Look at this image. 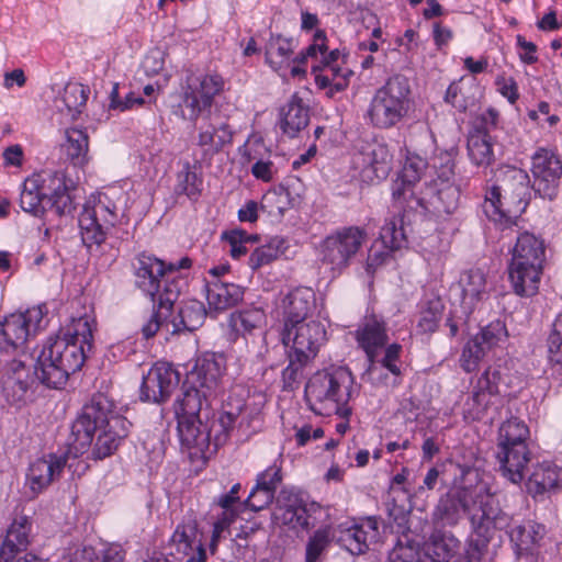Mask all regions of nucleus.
Instances as JSON below:
<instances>
[{
	"mask_svg": "<svg viewBox=\"0 0 562 562\" xmlns=\"http://www.w3.org/2000/svg\"><path fill=\"white\" fill-rule=\"evenodd\" d=\"M464 514L468 515L474 533L481 538V546L490 541L494 530H503L510 525V517L499 508L487 483L480 480L474 470L465 473L461 485L450 488L439 497L431 520L437 527H454Z\"/></svg>",
	"mask_w": 562,
	"mask_h": 562,
	"instance_id": "1",
	"label": "nucleus"
},
{
	"mask_svg": "<svg viewBox=\"0 0 562 562\" xmlns=\"http://www.w3.org/2000/svg\"><path fill=\"white\" fill-rule=\"evenodd\" d=\"M95 321L89 316L74 318L63 334L48 337L34 350L35 374L50 389H61L69 375L79 371L93 348Z\"/></svg>",
	"mask_w": 562,
	"mask_h": 562,
	"instance_id": "2",
	"label": "nucleus"
},
{
	"mask_svg": "<svg viewBox=\"0 0 562 562\" xmlns=\"http://www.w3.org/2000/svg\"><path fill=\"white\" fill-rule=\"evenodd\" d=\"M130 422L114 411V405L104 394H95L83 405L72 424L74 441L69 452L74 460L91 448L94 460L110 457L130 429Z\"/></svg>",
	"mask_w": 562,
	"mask_h": 562,
	"instance_id": "3",
	"label": "nucleus"
},
{
	"mask_svg": "<svg viewBox=\"0 0 562 562\" xmlns=\"http://www.w3.org/2000/svg\"><path fill=\"white\" fill-rule=\"evenodd\" d=\"M249 414L241 397L229 395L217 420L201 418H178V434L182 447L192 456L206 457L211 446L215 451L223 445L231 431L249 428Z\"/></svg>",
	"mask_w": 562,
	"mask_h": 562,
	"instance_id": "4",
	"label": "nucleus"
},
{
	"mask_svg": "<svg viewBox=\"0 0 562 562\" xmlns=\"http://www.w3.org/2000/svg\"><path fill=\"white\" fill-rule=\"evenodd\" d=\"M531 194L528 173L519 168L506 167L499 170L497 183L485 191L483 212L502 228L517 224L526 210Z\"/></svg>",
	"mask_w": 562,
	"mask_h": 562,
	"instance_id": "5",
	"label": "nucleus"
},
{
	"mask_svg": "<svg viewBox=\"0 0 562 562\" xmlns=\"http://www.w3.org/2000/svg\"><path fill=\"white\" fill-rule=\"evenodd\" d=\"M133 267L136 286L150 296L155 308L150 319L142 328L144 337L148 339L159 330L161 318L169 315L181 289L177 281L168 279L166 262L154 256L138 255Z\"/></svg>",
	"mask_w": 562,
	"mask_h": 562,
	"instance_id": "6",
	"label": "nucleus"
},
{
	"mask_svg": "<svg viewBox=\"0 0 562 562\" xmlns=\"http://www.w3.org/2000/svg\"><path fill=\"white\" fill-rule=\"evenodd\" d=\"M74 181L64 171H43L26 178L20 194L21 209L38 216L47 209L57 215H70L75 210Z\"/></svg>",
	"mask_w": 562,
	"mask_h": 562,
	"instance_id": "7",
	"label": "nucleus"
},
{
	"mask_svg": "<svg viewBox=\"0 0 562 562\" xmlns=\"http://www.w3.org/2000/svg\"><path fill=\"white\" fill-rule=\"evenodd\" d=\"M530 430L518 417L503 422L497 432L496 460L502 476L513 484H520L531 461Z\"/></svg>",
	"mask_w": 562,
	"mask_h": 562,
	"instance_id": "8",
	"label": "nucleus"
},
{
	"mask_svg": "<svg viewBox=\"0 0 562 562\" xmlns=\"http://www.w3.org/2000/svg\"><path fill=\"white\" fill-rule=\"evenodd\" d=\"M352 382L351 373L342 367L315 373L305 386L310 408L318 415L347 417Z\"/></svg>",
	"mask_w": 562,
	"mask_h": 562,
	"instance_id": "9",
	"label": "nucleus"
},
{
	"mask_svg": "<svg viewBox=\"0 0 562 562\" xmlns=\"http://www.w3.org/2000/svg\"><path fill=\"white\" fill-rule=\"evenodd\" d=\"M543 258L541 240L529 233L518 236L508 268L509 280L517 295L532 296L537 293Z\"/></svg>",
	"mask_w": 562,
	"mask_h": 562,
	"instance_id": "10",
	"label": "nucleus"
},
{
	"mask_svg": "<svg viewBox=\"0 0 562 562\" xmlns=\"http://www.w3.org/2000/svg\"><path fill=\"white\" fill-rule=\"evenodd\" d=\"M411 87L403 75H395L386 80L373 94L369 108L370 124L380 130L396 126L409 109Z\"/></svg>",
	"mask_w": 562,
	"mask_h": 562,
	"instance_id": "11",
	"label": "nucleus"
},
{
	"mask_svg": "<svg viewBox=\"0 0 562 562\" xmlns=\"http://www.w3.org/2000/svg\"><path fill=\"white\" fill-rule=\"evenodd\" d=\"M115 193H104L95 206L83 205L79 215V227L82 243L92 250L104 243L106 235L125 220L124 209L112 201Z\"/></svg>",
	"mask_w": 562,
	"mask_h": 562,
	"instance_id": "12",
	"label": "nucleus"
},
{
	"mask_svg": "<svg viewBox=\"0 0 562 562\" xmlns=\"http://www.w3.org/2000/svg\"><path fill=\"white\" fill-rule=\"evenodd\" d=\"M367 238V232L358 226L341 227L328 235L321 244V261L336 274L347 268Z\"/></svg>",
	"mask_w": 562,
	"mask_h": 562,
	"instance_id": "13",
	"label": "nucleus"
},
{
	"mask_svg": "<svg viewBox=\"0 0 562 562\" xmlns=\"http://www.w3.org/2000/svg\"><path fill=\"white\" fill-rule=\"evenodd\" d=\"M223 80L218 76H190L183 88V97L176 113L183 120L196 121L206 110H210L214 97L222 90Z\"/></svg>",
	"mask_w": 562,
	"mask_h": 562,
	"instance_id": "14",
	"label": "nucleus"
},
{
	"mask_svg": "<svg viewBox=\"0 0 562 562\" xmlns=\"http://www.w3.org/2000/svg\"><path fill=\"white\" fill-rule=\"evenodd\" d=\"M47 310L45 305H37L27 308L23 313H13L0 324V335L7 348L18 349L22 347L27 338L45 328Z\"/></svg>",
	"mask_w": 562,
	"mask_h": 562,
	"instance_id": "15",
	"label": "nucleus"
},
{
	"mask_svg": "<svg viewBox=\"0 0 562 562\" xmlns=\"http://www.w3.org/2000/svg\"><path fill=\"white\" fill-rule=\"evenodd\" d=\"M441 165L437 178L426 188L424 199L434 212L451 214L458 207L460 190L451 182L454 176V164L449 154L441 157Z\"/></svg>",
	"mask_w": 562,
	"mask_h": 562,
	"instance_id": "16",
	"label": "nucleus"
},
{
	"mask_svg": "<svg viewBox=\"0 0 562 562\" xmlns=\"http://www.w3.org/2000/svg\"><path fill=\"white\" fill-rule=\"evenodd\" d=\"M0 379L7 401L16 406L31 400L33 386L38 381L35 370L31 372L21 359H12L2 364Z\"/></svg>",
	"mask_w": 562,
	"mask_h": 562,
	"instance_id": "17",
	"label": "nucleus"
},
{
	"mask_svg": "<svg viewBox=\"0 0 562 562\" xmlns=\"http://www.w3.org/2000/svg\"><path fill=\"white\" fill-rule=\"evenodd\" d=\"M280 336L286 351L313 359L325 340L326 330L319 322L311 319L283 327Z\"/></svg>",
	"mask_w": 562,
	"mask_h": 562,
	"instance_id": "18",
	"label": "nucleus"
},
{
	"mask_svg": "<svg viewBox=\"0 0 562 562\" xmlns=\"http://www.w3.org/2000/svg\"><path fill=\"white\" fill-rule=\"evenodd\" d=\"M170 554L183 562H206L203 535L192 516L184 517L177 525L170 541Z\"/></svg>",
	"mask_w": 562,
	"mask_h": 562,
	"instance_id": "19",
	"label": "nucleus"
},
{
	"mask_svg": "<svg viewBox=\"0 0 562 562\" xmlns=\"http://www.w3.org/2000/svg\"><path fill=\"white\" fill-rule=\"evenodd\" d=\"M531 160V172L535 178L532 189L544 199H554L562 177V161L553 150L547 148L537 149Z\"/></svg>",
	"mask_w": 562,
	"mask_h": 562,
	"instance_id": "20",
	"label": "nucleus"
},
{
	"mask_svg": "<svg viewBox=\"0 0 562 562\" xmlns=\"http://www.w3.org/2000/svg\"><path fill=\"white\" fill-rule=\"evenodd\" d=\"M180 382L178 371L167 362H157L143 378L140 400L144 402L162 403L176 390Z\"/></svg>",
	"mask_w": 562,
	"mask_h": 562,
	"instance_id": "21",
	"label": "nucleus"
},
{
	"mask_svg": "<svg viewBox=\"0 0 562 562\" xmlns=\"http://www.w3.org/2000/svg\"><path fill=\"white\" fill-rule=\"evenodd\" d=\"M506 337L507 330L503 322L490 323L464 346L460 358L461 367L467 372L474 371L485 353L504 341Z\"/></svg>",
	"mask_w": 562,
	"mask_h": 562,
	"instance_id": "22",
	"label": "nucleus"
},
{
	"mask_svg": "<svg viewBox=\"0 0 562 562\" xmlns=\"http://www.w3.org/2000/svg\"><path fill=\"white\" fill-rule=\"evenodd\" d=\"M224 370V358L206 352L195 359L194 366L187 373L186 384L200 386L202 392L217 396L223 391L222 376Z\"/></svg>",
	"mask_w": 562,
	"mask_h": 562,
	"instance_id": "23",
	"label": "nucleus"
},
{
	"mask_svg": "<svg viewBox=\"0 0 562 562\" xmlns=\"http://www.w3.org/2000/svg\"><path fill=\"white\" fill-rule=\"evenodd\" d=\"M498 371L492 368H487L481 374L463 404L464 419L481 420L486 416L493 396L498 393Z\"/></svg>",
	"mask_w": 562,
	"mask_h": 562,
	"instance_id": "24",
	"label": "nucleus"
},
{
	"mask_svg": "<svg viewBox=\"0 0 562 562\" xmlns=\"http://www.w3.org/2000/svg\"><path fill=\"white\" fill-rule=\"evenodd\" d=\"M74 460V453L69 452L63 454L48 453L47 456L33 461L26 474L27 483L34 494L44 491L52 482L58 479L66 467L69 469Z\"/></svg>",
	"mask_w": 562,
	"mask_h": 562,
	"instance_id": "25",
	"label": "nucleus"
},
{
	"mask_svg": "<svg viewBox=\"0 0 562 562\" xmlns=\"http://www.w3.org/2000/svg\"><path fill=\"white\" fill-rule=\"evenodd\" d=\"M498 114L488 110L481 117V122L468 137L469 157L476 166H490L494 160V153L490 136V126H495Z\"/></svg>",
	"mask_w": 562,
	"mask_h": 562,
	"instance_id": "26",
	"label": "nucleus"
},
{
	"mask_svg": "<svg viewBox=\"0 0 562 562\" xmlns=\"http://www.w3.org/2000/svg\"><path fill=\"white\" fill-rule=\"evenodd\" d=\"M279 508L276 514L283 525H288L292 529L308 530L314 527L312 514L319 509L315 503L307 504L297 495L290 494L286 497L278 499Z\"/></svg>",
	"mask_w": 562,
	"mask_h": 562,
	"instance_id": "27",
	"label": "nucleus"
},
{
	"mask_svg": "<svg viewBox=\"0 0 562 562\" xmlns=\"http://www.w3.org/2000/svg\"><path fill=\"white\" fill-rule=\"evenodd\" d=\"M216 397L215 394L202 392V387L187 385L184 383L182 396L175 404V412L178 418H201L209 422L211 417V404Z\"/></svg>",
	"mask_w": 562,
	"mask_h": 562,
	"instance_id": "28",
	"label": "nucleus"
},
{
	"mask_svg": "<svg viewBox=\"0 0 562 562\" xmlns=\"http://www.w3.org/2000/svg\"><path fill=\"white\" fill-rule=\"evenodd\" d=\"M283 327L306 322L315 308V294L308 288L291 291L281 302Z\"/></svg>",
	"mask_w": 562,
	"mask_h": 562,
	"instance_id": "29",
	"label": "nucleus"
},
{
	"mask_svg": "<svg viewBox=\"0 0 562 562\" xmlns=\"http://www.w3.org/2000/svg\"><path fill=\"white\" fill-rule=\"evenodd\" d=\"M460 548V540L451 532L436 530L417 553L415 562H450Z\"/></svg>",
	"mask_w": 562,
	"mask_h": 562,
	"instance_id": "30",
	"label": "nucleus"
},
{
	"mask_svg": "<svg viewBox=\"0 0 562 562\" xmlns=\"http://www.w3.org/2000/svg\"><path fill=\"white\" fill-rule=\"evenodd\" d=\"M356 339L368 358L378 357L389 340L383 318L374 314L366 316L356 330Z\"/></svg>",
	"mask_w": 562,
	"mask_h": 562,
	"instance_id": "31",
	"label": "nucleus"
},
{
	"mask_svg": "<svg viewBox=\"0 0 562 562\" xmlns=\"http://www.w3.org/2000/svg\"><path fill=\"white\" fill-rule=\"evenodd\" d=\"M361 176L364 181H380L391 171L392 155L386 145L373 144L360 153Z\"/></svg>",
	"mask_w": 562,
	"mask_h": 562,
	"instance_id": "32",
	"label": "nucleus"
},
{
	"mask_svg": "<svg viewBox=\"0 0 562 562\" xmlns=\"http://www.w3.org/2000/svg\"><path fill=\"white\" fill-rule=\"evenodd\" d=\"M458 289L461 292L462 312L465 317H469L477 303L487 296L484 272L480 269L464 271L459 279Z\"/></svg>",
	"mask_w": 562,
	"mask_h": 562,
	"instance_id": "33",
	"label": "nucleus"
},
{
	"mask_svg": "<svg viewBox=\"0 0 562 562\" xmlns=\"http://www.w3.org/2000/svg\"><path fill=\"white\" fill-rule=\"evenodd\" d=\"M172 311V308L170 310ZM171 312L165 318H161V326L159 329L166 328L168 333H180L182 330L193 331L201 327L206 317V311L202 302L196 300H189L183 302L179 308V313L171 321L169 317Z\"/></svg>",
	"mask_w": 562,
	"mask_h": 562,
	"instance_id": "34",
	"label": "nucleus"
},
{
	"mask_svg": "<svg viewBox=\"0 0 562 562\" xmlns=\"http://www.w3.org/2000/svg\"><path fill=\"white\" fill-rule=\"evenodd\" d=\"M378 536L376 520L368 518L360 525L341 528L338 541L351 554H362L369 549V544L378 539Z\"/></svg>",
	"mask_w": 562,
	"mask_h": 562,
	"instance_id": "35",
	"label": "nucleus"
},
{
	"mask_svg": "<svg viewBox=\"0 0 562 562\" xmlns=\"http://www.w3.org/2000/svg\"><path fill=\"white\" fill-rule=\"evenodd\" d=\"M31 522L27 517H19L10 525L0 547V562H13L30 544Z\"/></svg>",
	"mask_w": 562,
	"mask_h": 562,
	"instance_id": "36",
	"label": "nucleus"
},
{
	"mask_svg": "<svg viewBox=\"0 0 562 562\" xmlns=\"http://www.w3.org/2000/svg\"><path fill=\"white\" fill-rule=\"evenodd\" d=\"M244 158L247 162L255 161L251 166V175L258 180L271 182L278 173V167L272 159V154L259 139L245 146Z\"/></svg>",
	"mask_w": 562,
	"mask_h": 562,
	"instance_id": "37",
	"label": "nucleus"
},
{
	"mask_svg": "<svg viewBox=\"0 0 562 562\" xmlns=\"http://www.w3.org/2000/svg\"><path fill=\"white\" fill-rule=\"evenodd\" d=\"M562 486V469L551 462L537 464L527 482V490L533 496L555 492Z\"/></svg>",
	"mask_w": 562,
	"mask_h": 562,
	"instance_id": "38",
	"label": "nucleus"
},
{
	"mask_svg": "<svg viewBox=\"0 0 562 562\" xmlns=\"http://www.w3.org/2000/svg\"><path fill=\"white\" fill-rule=\"evenodd\" d=\"M232 140L233 131L229 124L221 117H212L210 123L201 127L198 144L212 157Z\"/></svg>",
	"mask_w": 562,
	"mask_h": 562,
	"instance_id": "39",
	"label": "nucleus"
},
{
	"mask_svg": "<svg viewBox=\"0 0 562 562\" xmlns=\"http://www.w3.org/2000/svg\"><path fill=\"white\" fill-rule=\"evenodd\" d=\"M308 122L310 110L297 95H293L280 110V128L291 138L297 136L308 125Z\"/></svg>",
	"mask_w": 562,
	"mask_h": 562,
	"instance_id": "40",
	"label": "nucleus"
},
{
	"mask_svg": "<svg viewBox=\"0 0 562 562\" xmlns=\"http://www.w3.org/2000/svg\"><path fill=\"white\" fill-rule=\"evenodd\" d=\"M244 296V289L235 283L221 280L207 284L206 300L211 310L222 312L237 305Z\"/></svg>",
	"mask_w": 562,
	"mask_h": 562,
	"instance_id": "41",
	"label": "nucleus"
},
{
	"mask_svg": "<svg viewBox=\"0 0 562 562\" xmlns=\"http://www.w3.org/2000/svg\"><path fill=\"white\" fill-rule=\"evenodd\" d=\"M315 74V83L321 89L328 88L327 95L334 97L336 92L345 90L349 85V77L352 71L342 68L340 64H330L326 67L312 66Z\"/></svg>",
	"mask_w": 562,
	"mask_h": 562,
	"instance_id": "42",
	"label": "nucleus"
},
{
	"mask_svg": "<svg viewBox=\"0 0 562 562\" xmlns=\"http://www.w3.org/2000/svg\"><path fill=\"white\" fill-rule=\"evenodd\" d=\"M512 542L520 550L532 551L541 544L547 535L544 525L528 520L522 525H516L508 531Z\"/></svg>",
	"mask_w": 562,
	"mask_h": 562,
	"instance_id": "43",
	"label": "nucleus"
},
{
	"mask_svg": "<svg viewBox=\"0 0 562 562\" xmlns=\"http://www.w3.org/2000/svg\"><path fill=\"white\" fill-rule=\"evenodd\" d=\"M66 159L74 166H83L88 161L89 137L85 130L68 128L66 142L61 145Z\"/></svg>",
	"mask_w": 562,
	"mask_h": 562,
	"instance_id": "44",
	"label": "nucleus"
},
{
	"mask_svg": "<svg viewBox=\"0 0 562 562\" xmlns=\"http://www.w3.org/2000/svg\"><path fill=\"white\" fill-rule=\"evenodd\" d=\"M88 95V87L78 82L67 83L64 88L60 99L56 101V106L60 111H64L65 109L68 115H70L71 119H75L81 112V109L86 105Z\"/></svg>",
	"mask_w": 562,
	"mask_h": 562,
	"instance_id": "45",
	"label": "nucleus"
},
{
	"mask_svg": "<svg viewBox=\"0 0 562 562\" xmlns=\"http://www.w3.org/2000/svg\"><path fill=\"white\" fill-rule=\"evenodd\" d=\"M294 47L292 40L272 35L266 46L267 63L276 70L288 65Z\"/></svg>",
	"mask_w": 562,
	"mask_h": 562,
	"instance_id": "46",
	"label": "nucleus"
},
{
	"mask_svg": "<svg viewBox=\"0 0 562 562\" xmlns=\"http://www.w3.org/2000/svg\"><path fill=\"white\" fill-rule=\"evenodd\" d=\"M285 248V240L280 236H273L250 254L248 265L252 270H257L279 258Z\"/></svg>",
	"mask_w": 562,
	"mask_h": 562,
	"instance_id": "47",
	"label": "nucleus"
},
{
	"mask_svg": "<svg viewBox=\"0 0 562 562\" xmlns=\"http://www.w3.org/2000/svg\"><path fill=\"white\" fill-rule=\"evenodd\" d=\"M290 207V193L286 189L271 191L262 196L260 210L267 213L272 220L279 221Z\"/></svg>",
	"mask_w": 562,
	"mask_h": 562,
	"instance_id": "48",
	"label": "nucleus"
},
{
	"mask_svg": "<svg viewBox=\"0 0 562 562\" xmlns=\"http://www.w3.org/2000/svg\"><path fill=\"white\" fill-rule=\"evenodd\" d=\"M75 562H124V551L120 546H111L100 551L83 547L75 552Z\"/></svg>",
	"mask_w": 562,
	"mask_h": 562,
	"instance_id": "49",
	"label": "nucleus"
},
{
	"mask_svg": "<svg viewBox=\"0 0 562 562\" xmlns=\"http://www.w3.org/2000/svg\"><path fill=\"white\" fill-rule=\"evenodd\" d=\"M403 221L396 216L386 220L380 232V239L384 248L390 251L401 249L406 244Z\"/></svg>",
	"mask_w": 562,
	"mask_h": 562,
	"instance_id": "50",
	"label": "nucleus"
},
{
	"mask_svg": "<svg viewBox=\"0 0 562 562\" xmlns=\"http://www.w3.org/2000/svg\"><path fill=\"white\" fill-rule=\"evenodd\" d=\"M333 539L329 526L317 529L307 540L305 562H318L322 554L329 547Z\"/></svg>",
	"mask_w": 562,
	"mask_h": 562,
	"instance_id": "51",
	"label": "nucleus"
},
{
	"mask_svg": "<svg viewBox=\"0 0 562 562\" xmlns=\"http://www.w3.org/2000/svg\"><path fill=\"white\" fill-rule=\"evenodd\" d=\"M443 304L440 299H434L427 302L426 306L420 311V317L417 328L420 333H434L441 319Z\"/></svg>",
	"mask_w": 562,
	"mask_h": 562,
	"instance_id": "52",
	"label": "nucleus"
},
{
	"mask_svg": "<svg viewBox=\"0 0 562 562\" xmlns=\"http://www.w3.org/2000/svg\"><path fill=\"white\" fill-rule=\"evenodd\" d=\"M427 169L426 159L417 155H412L406 158L401 173V186H413L418 182Z\"/></svg>",
	"mask_w": 562,
	"mask_h": 562,
	"instance_id": "53",
	"label": "nucleus"
},
{
	"mask_svg": "<svg viewBox=\"0 0 562 562\" xmlns=\"http://www.w3.org/2000/svg\"><path fill=\"white\" fill-rule=\"evenodd\" d=\"M548 351L552 366H559L562 370V313L553 323V329L548 338Z\"/></svg>",
	"mask_w": 562,
	"mask_h": 562,
	"instance_id": "54",
	"label": "nucleus"
},
{
	"mask_svg": "<svg viewBox=\"0 0 562 562\" xmlns=\"http://www.w3.org/2000/svg\"><path fill=\"white\" fill-rule=\"evenodd\" d=\"M143 104H145V100L142 97H136L134 92L127 93L122 99L119 93V83H113L110 92L109 110L124 112Z\"/></svg>",
	"mask_w": 562,
	"mask_h": 562,
	"instance_id": "55",
	"label": "nucleus"
},
{
	"mask_svg": "<svg viewBox=\"0 0 562 562\" xmlns=\"http://www.w3.org/2000/svg\"><path fill=\"white\" fill-rule=\"evenodd\" d=\"M238 321L245 333H251L256 329L261 330L266 325V313L259 307L246 308L239 312Z\"/></svg>",
	"mask_w": 562,
	"mask_h": 562,
	"instance_id": "56",
	"label": "nucleus"
},
{
	"mask_svg": "<svg viewBox=\"0 0 562 562\" xmlns=\"http://www.w3.org/2000/svg\"><path fill=\"white\" fill-rule=\"evenodd\" d=\"M274 499V495L271 491L263 488L259 485H255L246 501L243 503L245 507L250 508L252 512H259L268 507Z\"/></svg>",
	"mask_w": 562,
	"mask_h": 562,
	"instance_id": "57",
	"label": "nucleus"
},
{
	"mask_svg": "<svg viewBox=\"0 0 562 562\" xmlns=\"http://www.w3.org/2000/svg\"><path fill=\"white\" fill-rule=\"evenodd\" d=\"M222 238L229 244V254L233 258L239 259L241 256L247 254L248 249L246 247V243L249 240V236L246 232L233 229L231 232L223 233Z\"/></svg>",
	"mask_w": 562,
	"mask_h": 562,
	"instance_id": "58",
	"label": "nucleus"
},
{
	"mask_svg": "<svg viewBox=\"0 0 562 562\" xmlns=\"http://www.w3.org/2000/svg\"><path fill=\"white\" fill-rule=\"evenodd\" d=\"M289 358L288 367L282 371V379L286 386L291 387L297 381L301 370L311 360L305 357L286 351Z\"/></svg>",
	"mask_w": 562,
	"mask_h": 562,
	"instance_id": "59",
	"label": "nucleus"
},
{
	"mask_svg": "<svg viewBox=\"0 0 562 562\" xmlns=\"http://www.w3.org/2000/svg\"><path fill=\"white\" fill-rule=\"evenodd\" d=\"M178 179V187L182 193L187 194L191 199L199 195L201 191V180L194 171L190 170L189 167L179 173Z\"/></svg>",
	"mask_w": 562,
	"mask_h": 562,
	"instance_id": "60",
	"label": "nucleus"
},
{
	"mask_svg": "<svg viewBox=\"0 0 562 562\" xmlns=\"http://www.w3.org/2000/svg\"><path fill=\"white\" fill-rule=\"evenodd\" d=\"M281 468L273 464L257 475L256 484L271 491L274 495L278 486L281 484Z\"/></svg>",
	"mask_w": 562,
	"mask_h": 562,
	"instance_id": "61",
	"label": "nucleus"
},
{
	"mask_svg": "<svg viewBox=\"0 0 562 562\" xmlns=\"http://www.w3.org/2000/svg\"><path fill=\"white\" fill-rule=\"evenodd\" d=\"M401 350V345L392 344L385 348L382 359L376 358V362L381 363L382 369H385L395 378L401 375V369L397 366Z\"/></svg>",
	"mask_w": 562,
	"mask_h": 562,
	"instance_id": "62",
	"label": "nucleus"
},
{
	"mask_svg": "<svg viewBox=\"0 0 562 562\" xmlns=\"http://www.w3.org/2000/svg\"><path fill=\"white\" fill-rule=\"evenodd\" d=\"M445 101L457 109L459 112H465L469 106V99L464 95L461 81H453L447 89Z\"/></svg>",
	"mask_w": 562,
	"mask_h": 562,
	"instance_id": "63",
	"label": "nucleus"
},
{
	"mask_svg": "<svg viewBox=\"0 0 562 562\" xmlns=\"http://www.w3.org/2000/svg\"><path fill=\"white\" fill-rule=\"evenodd\" d=\"M232 515L231 514H225V515H221L217 520L214 522L213 525V530H212V537H211V542H210V550L212 553L215 552L217 546H218V542L226 538L227 536V529H228V526L232 524Z\"/></svg>",
	"mask_w": 562,
	"mask_h": 562,
	"instance_id": "64",
	"label": "nucleus"
}]
</instances>
